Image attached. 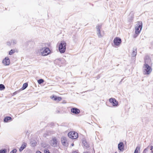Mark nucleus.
Wrapping results in <instances>:
<instances>
[{"instance_id": "0eeeda50", "label": "nucleus", "mask_w": 153, "mask_h": 153, "mask_svg": "<svg viewBox=\"0 0 153 153\" xmlns=\"http://www.w3.org/2000/svg\"><path fill=\"white\" fill-rule=\"evenodd\" d=\"M57 140L56 137L53 138L51 140V144L53 147H56L57 146Z\"/></svg>"}, {"instance_id": "4468645a", "label": "nucleus", "mask_w": 153, "mask_h": 153, "mask_svg": "<svg viewBox=\"0 0 153 153\" xmlns=\"http://www.w3.org/2000/svg\"><path fill=\"white\" fill-rule=\"evenodd\" d=\"M61 142L62 145L65 146L68 145L67 140V138L65 137H62L61 138Z\"/></svg>"}, {"instance_id": "2eb2a0df", "label": "nucleus", "mask_w": 153, "mask_h": 153, "mask_svg": "<svg viewBox=\"0 0 153 153\" xmlns=\"http://www.w3.org/2000/svg\"><path fill=\"white\" fill-rule=\"evenodd\" d=\"M124 145L123 142H120L118 144V148L119 150L122 151L123 149Z\"/></svg>"}, {"instance_id": "bb28decb", "label": "nucleus", "mask_w": 153, "mask_h": 153, "mask_svg": "<svg viewBox=\"0 0 153 153\" xmlns=\"http://www.w3.org/2000/svg\"><path fill=\"white\" fill-rule=\"evenodd\" d=\"M7 150L6 149H4L0 150V153H7Z\"/></svg>"}, {"instance_id": "393cba45", "label": "nucleus", "mask_w": 153, "mask_h": 153, "mask_svg": "<svg viewBox=\"0 0 153 153\" xmlns=\"http://www.w3.org/2000/svg\"><path fill=\"white\" fill-rule=\"evenodd\" d=\"M31 145L33 147L35 146L36 144V140H34L33 141H31Z\"/></svg>"}, {"instance_id": "a19ab883", "label": "nucleus", "mask_w": 153, "mask_h": 153, "mask_svg": "<svg viewBox=\"0 0 153 153\" xmlns=\"http://www.w3.org/2000/svg\"><path fill=\"white\" fill-rule=\"evenodd\" d=\"M115 153H117V152H115Z\"/></svg>"}, {"instance_id": "ddd939ff", "label": "nucleus", "mask_w": 153, "mask_h": 153, "mask_svg": "<svg viewBox=\"0 0 153 153\" xmlns=\"http://www.w3.org/2000/svg\"><path fill=\"white\" fill-rule=\"evenodd\" d=\"M71 111L72 113L76 114H78L80 112V110L76 108H72L71 109Z\"/></svg>"}, {"instance_id": "f257e3e1", "label": "nucleus", "mask_w": 153, "mask_h": 153, "mask_svg": "<svg viewBox=\"0 0 153 153\" xmlns=\"http://www.w3.org/2000/svg\"><path fill=\"white\" fill-rule=\"evenodd\" d=\"M143 73L145 75L150 74L152 71L151 67L149 65H143Z\"/></svg>"}, {"instance_id": "20e7f679", "label": "nucleus", "mask_w": 153, "mask_h": 153, "mask_svg": "<svg viewBox=\"0 0 153 153\" xmlns=\"http://www.w3.org/2000/svg\"><path fill=\"white\" fill-rule=\"evenodd\" d=\"M68 136L72 139H76L78 137V134L76 132L71 131L68 133Z\"/></svg>"}, {"instance_id": "a211bd4d", "label": "nucleus", "mask_w": 153, "mask_h": 153, "mask_svg": "<svg viewBox=\"0 0 153 153\" xmlns=\"http://www.w3.org/2000/svg\"><path fill=\"white\" fill-rule=\"evenodd\" d=\"M27 146V143H23L22 146H21V147H20V148L19 149V151L20 152L22 151L25 148H26Z\"/></svg>"}, {"instance_id": "7c9ffc66", "label": "nucleus", "mask_w": 153, "mask_h": 153, "mask_svg": "<svg viewBox=\"0 0 153 153\" xmlns=\"http://www.w3.org/2000/svg\"><path fill=\"white\" fill-rule=\"evenodd\" d=\"M14 53V51L13 50H11L9 52V54L10 55H11L13 53Z\"/></svg>"}, {"instance_id": "c756f323", "label": "nucleus", "mask_w": 153, "mask_h": 153, "mask_svg": "<svg viewBox=\"0 0 153 153\" xmlns=\"http://www.w3.org/2000/svg\"><path fill=\"white\" fill-rule=\"evenodd\" d=\"M11 43L13 45H15L17 43V41L16 40L13 39L11 41Z\"/></svg>"}, {"instance_id": "6ab92c4d", "label": "nucleus", "mask_w": 153, "mask_h": 153, "mask_svg": "<svg viewBox=\"0 0 153 153\" xmlns=\"http://www.w3.org/2000/svg\"><path fill=\"white\" fill-rule=\"evenodd\" d=\"M51 98L54 100H58L59 101H60L62 98L60 97H57L55 96H53L52 97H51Z\"/></svg>"}, {"instance_id": "39448f33", "label": "nucleus", "mask_w": 153, "mask_h": 153, "mask_svg": "<svg viewBox=\"0 0 153 153\" xmlns=\"http://www.w3.org/2000/svg\"><path fill=\"white\" fill-rule=\"evenodd\" d=\"M121 42V39L119 37L115 38L114 40V44L117 46H119Z\"/></svg>"}, {"instance_id": "5701e85b", "label": "nucleus", "mask_w": 153, "mask_h": 153, "mask_svg": "<svg viewBox=\"0 0 153 153\" xmlns=\"http://www.w3.org/2000/svg\"><path fill=\"white\" fill-rule=\"evenodd\" d=\"M140 147L139 146H137L135 149L134 153H140Z\"/></svg>"}, {"instance_id": "c85d7f7f", "label": "nucleus", "mask_w": 153, "mask_h": 153, "mask_svg": "<svg viewBox=\"0 0 153 153\" xmlns=\"http://www.w3.org/2000/svg\"><path fill=\"white\" fill-rule=\"evenodd\" d=\"M44 80L42 79H40L38 80V82L39 84H41L43 82Z\"/></svg>"}, {"instance_id": "ea45409f", "label": "nucleus", "mask_w": 153, "mask_h": 153, "mask_svg": "<svg viewBox=\"0 0 153 153\" xmlns=\"http://www.w3.org/2000/svg\"><path fill=\"white\" fill-rule=\"evenodd\" d=\"M123 79H122L121 81L120 82V83H121V82H122V81H123Z\"/></svg>"}, {"instance_id": "4c0bfd02", "label": "nucleus", "mask_w": 153, "mask_h": 153, "mask_svg": "<svg viewBox=\"0 0 153 153\" xmlns=\"http://www.w3.org/2000/svg\"><path fill=\"white\" fill-rule=\"evenodd\" d=\"M83 153H89L88 152H83Z\"/></svg>"}, {"instance_id": "c9c22d12", "label": "nucleus", "mask_w": 153, "mask_h": 153, "mask_svg": "<svg viewBox=\"0 0 153 153\" xmlns=\"http://www.w3.org/2000/svg\"><path fill=\"white\" fill-rule=\"evenodd\" d=\"M36 153H42L40 151H36Z\"/></svg>"}, {"instance_id": "423d86ee", "label": "nucleus", "mask_w": 153, "mask_h": 153, "mask_svg": "<svg viewBox=\"0 0 153 153\" xmlns=\"http://www.w3.org/2000/svg\"><path fill=\"white\" fill-rule=\"evenodd\" d=\"M109 101L110 102L112 103L113 106H117L118 105V102L114 98H110Z\"/></svg>"}, {"instance_id": "58836bf2", "label": "nucleus", "mask_w": 153, "mask_h": 153, "mask_svg": "<svg viewBox=\"0 0 153 153\" xmlns=\"http://www.w3.org/2000/svg\"><path fill=\"white\" fill-rule=\"evenodd\" d=\"M71 145L72 146H74V143H72L71 144Z\"/></svg>"}, {"instance_id": "f3484780", "label": "nucleus", "mask_w": 153, "mask_h": 153, "mask_svg": "<svg viewBox=\"0 0 153 153\" xmlns=\"http://www.w3.org/2000/svg\"><path fill=\"white\" fill-rule=\"evenodd\" d=\"M137 54V49L136 48H133V52L131 54V56L133 57H134Z\"/></svg>"}, {"instance_id": "aec40b11", "label": "nucleus", "mask_w": 153, "mask_h": 153, "mask_svg": "<svg viewBox=\"0 0 153 153\" xmlns=\"http://www.w3.org/2000/svg\"><path fill=\"white\" fill-rule=\"evenodd\" d=\"M44 48H41L39 49L36 52V54L38 55L39 54H41L42 56V52H43Z\"/></svg>"}, {"instance_id": "9b49d317", "label": "nucleus", "mask_w": 153, "mask_h": 153, "mask_svg": "<svg viewBox=\"0 0 153 153\" xmlns=\"http://www.w3.org/2000/svg\"><path fill=\"white\" fill-rule=\"evenodd\" d=\"M101 27L100 26L98 25L97 26L96 28L97 29V34L99 38H101L102 37V35H101L100 32V29Z\"/></svg>"}, {"instance_id": "473e14b6", "label": "nucleus", "mask_w": 153, "mask_h": 153, "mask_svg": "<svg viewBox=\"0 0 153 153\" xmlns=\"http://www.w3.org/2000/svg\"><path fill=\"white\" fill-rule=\"evenodd\" d=\"M17 150L16 149H13L11 152L10 153H16V152Z\"/></svg>"}, {"instance_id": "6e6552de", "label": "nucleus", "mask_w": 153, "mask_h": 153, "mask_svg": "<svg viewBox=\"0 0 153 153\" xmlns=\"http://www.w3.org/2000/svg\"><path fill=\"white\" fill-rule=\"evenodd\" d=\"M50 50L48 48H44L43 52H42V56H45L48 55L50 53Z\"/></svg>"}, {"instance_id": "4be33fe9", "label": "nucleus", "mask_w": 153, "mask_h": 153, "mask_svg": "<svg viewBox=\"0 0 153 153\" xmlns=\"http://www.w3.org/2000/svg\"><path fill=\"white\" fill-rule=\"evenodd\" d=\"M82 143L85 147L88 148L89 147V144H88L85 140H83L82 141Z\"/></svg>"}, {"instance_id": "7ed1b4c3", "label": "nucleus", "mask_w": 153, "mask_h": 153, "mask_svg": "<svg viewBox=\"0 0 153 153\" xmlns=\"http://www.w3.org/2000/svg\"><path fill=\"white\" fill-rule=\"evenodd\" d=\"M142 28V23L139 22L138 24L136 25L135 27V33L136 34H139Z\"/></svg>"}, {"instance_id": "f704fd0d", "label": "nucleus", "mask_w": 153, "mask_h": 153, "mask_svg": "<svg viewBox=\"0 0 153 153\" xmlns=\"http://www.w3.org/2000/svg\"><path fill=\"white\" fill-rule=\"evenodd\" d=\"M138 34H136L135 33V34H134V36H133V37H134V38H136V37L137 36H138Z\"/></svg>"}, {"instance_id": "f8f14e48", "label": "nucleus", "mask_w": 153, "mask_h": 153, "mask_svg": "<svg viewBox=\"0 0 153 153\" xmlns=\"http://www.w3.org/2000/svg\"><path fill=\"white\" fill-rule=\"evenodd\" d=\"M2 62L5 65H8L10 63V60L8 57H6L2 61Z\"/></svg>"}, {"instance_id": "2f4dec72", "label": "nucleus", "mask_w": 153, "mask_h": 153, "mask_svg": "<svg viewBox=\"0 0 153 153\" xmlns=\"http://www.w3.org/2000/svg\"><path fill=\"white\" fill-rule=\"evenodd\" d=\"M44 153H50L48 149H45V150H44Z\"/></svg>"}, {"instance_id": "dca6fc26", "label": "nucleus", "mask_w": 153, "mask_h": 153, "mask_svg": "<svg viewBox=\"0 0 153 153\" xmlns=\"http://www.w3.org/2000/svg\"><path fill=\"white\" fill-rule=\"evenodd\" d=\"M63 61V60H61L60 59H58L55 60V63L56 64L58 65H59L60 66L61 65L62 62Z\"/></svg>"}, {"instance_id": "cd10ccee", "label": "nucleus", "mask_w": 153, "mask_h": 153, "mask_svg": "<svg viewBox=\"0 0 153 153\" xmlns=\"http://www.w3.org/2000/svg\"><path fill=\"white\" fill-rule=\"evenodd\" d=\"M5 88L4 86L2 84H0V90H2Z\"/></svg>"}, {"instance_id": "b1692460", "label": "nucleus", "mask_w": 153, "mask_h": 153, "mask_svg": "<svg viewBox=\"0 0 153 153\" xmlns=\"http://www.w3.org/2000/svg\"><path fill=\"white\" fill-rule=\"evenodd\" d=\"M129 17H130L131 18L129 17V21L130 22L134 18V15L132 13H130V15H129Z\"/></svg>"}, {"instance_id": "1a4fd4ad", "label": "nucleus", "mask_w": 153, "mask_h": 153, "mask_svg": "<svg viewBox=\"0 0 153 153\" xmlns=\"http://www.w3.org/2000/svg\"><path fill=\"white\" fill-rule=\"evenodd\" d=\"M152 64L151 59L149 56H146L145 58V63L144 65H150Z\"/></svg>"}, {"instance_id": "9d476101", "label": "nucleus", "mask_w": 153, "mask_h": 153, "mask_svg": "<svg viewBox=\"0 0 153 153\" xmlns=\"http://www.w3.org/2000/svg\"><path fill=\"white\" fill-rule=\"evenodd\" d=\"M153 149V146H149L147 147L143 151V153H147L148 151L149 150H151V153H153V151L152 150Z\"/></svg>"}, {"instance_id": "e433bc0d", "label": "nucleus", "mask_w": 153, "mask_h": 153, "mask_svg": "<svg viewBox=\"0 0 153 153\" xmlns=\"http://www.w3.org/2000/svg\"><path fill=\"white\" fill-rule=\"evenodd\" d=\"M78 153L77 151H74L73 152V153Z\"/></svg>"}, {"instance_id": "a878e982", "label": "nucleus", "mask_w": 153, "mask_h": 153, "mask_svg": "<svg viewBox=\"0 0 153 153\" xmlns=\"http://www.w3.org/2000/svg\"><path fill=\"white\" fill-rule=\"evenodd\" d=\"M28 86V84L27 83H24L23 85L22 88L23 90L25 89Z\"/></svg>"}, {"instance_id": "f03ea898", "label": "nucleus", "mask_w": 153, "mask_h": 153, "mask_svg": "<svg viewBox=\"0 0 153 153\" xmlns=\"http://www.w3.org/2000/svg\"><path fill=\"white\" fill-rule=\"evenodd\" d=\"M66 42L64 41H62L59 44V49L60 53H64L65 52L66 50Z\"/></svg>"}, {"instance_id": "72a5a7b5", "label": "nucleus", "mask_w": 153, "mask_h": 153, "mask_svg": "<svg viewBox=\"0 0 153 153\" xmlns=\"http://www.w3.org/2000/svg\"><path fill=\"white\" fill-rule=\"evenodd\" d=\"M11 44V42H7V45L9 46Z\"/></svg>"}, {"instance_id": "412c9836", "label": "nucleus", "mask_w": 153, "mask_h": 153, "mask_svg": "<svg viewBox=\"0 0 153 153\" xmlns=\"http://www.w3.org/2000/svg\"><path fill=\"white\" fill-rule=\"evenodd\" d=\"M12 120V118L10 117H6L4 119V122H7L11 120Z\"/></svg>"}]
</instances>
